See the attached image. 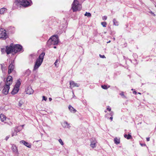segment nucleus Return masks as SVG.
<instances>
[{
  "mask_svg": "<svg viewBox=\"0 0 156 156\" xmlns=\"http://www.w3.org/2000/svg\"><path fill=\"white\" fill-rule=\"evenodd\" d=\"M59 42L58 36L57 35H53L51 37L47 42L46 47L49 48L53 45L57 44Z\"/></svg>",
  "mask_w": 156,
  "mask_h": 156,
  "instance_id": "nucleus-1",
  "label": "nucleus"
},
{
  "mask_svg": "<svg viewBox=\"0 0 156 156\" xmlns=\"http://www.w3.org/2000/svg\"><path fill=\"white\" fill-rule=\"evenodd\" d=\"M15 3L17 6L26 7L30 6L32 2L31 0H16Z\"/></svg>",
  "mask_w": 156,
  "mask_h": 156,
  "instance_id": "nucleus-2",
  "label": "nucleus"
},
{
  "mask_svg": "<svg viewBox=\"0 0 156 156\" xmlns=\"http://www.w3.org/2000/svg\"><path fill=\"white\" fill-rule=\"evenodd\" d=\"M45 55L44 52H42L38 58L37 59L34 65V70H35L37 69L42 64L44 57Z\"/></svg>",
  "mask_w": 156,
  "mask_h": 156,
  "instance_id": "nucleus-3",
  "label": "nucleus"
},
{
  "mask_svg": "<svg viewBox=\"0 0 156 156\" xmlns=\"http://www.w3.org/2000/svg\"><path fill=\"white\" fill-rule=\"evenodd\" d=\"M14 52L15 53H16L18 52H23V47L19 44H16L13 45Z\"/></svg>",
  "mask_w": 156,
  "mask_h": 156,
  "instance_id": "nucleus-4",
  "label": "nucleus"
},
{
  "mask_svg": "<svg viewBox=\"0 0 156 156\" xmlns=\"http://www.w3.org/2000/svg\"><path fill=\"white\" fill-rule=\"evenodd\" d=\"M8 37V36L7 34L6 31L3 29H0V39L5 40Z\"/></svg>",
  "mask_w": 156,
  "mask_h": 156,
  "instance_id": "nucleus-5",
  "label": "nucleus"
},
{
  "mask_svg": "<svg viewBox=\"0 0 156 156\" xmlns=\"http://www.w3.org/2000/svg\"><path fill=\"white\" fill-rule=\"evenodd\" d=\"M10 64L9 66L8 73L10 74L14 71L15 68V61L14 60H11L9 62Z\"/></svg>",
  "mask_w": 156,
  "mask_h": 156,
  "instance_id": "nucleus-6",
  "label": "nucleus"
},
{
  "mask_svg": "<svg viewBox=\"0 0 156 156\" xmlns=\"http://www.w3.org/2000/svg\"><path fill=\"white\" fill-rule=\"evenodd\" d=\"M79 2L77 0H74L72 5V8L73 12H75L78 10V5Z\"/></svg>",
  "mask_w": 156,
  "mask_h": 156,
  "instance_id": "nucleus-7",
  "label": "nucleus"
},
{
  "mask_svg": "<svg viewBox=\"0 0 156 156\" xmlns=\"http://www.w3.org/2000/svg\"><path fill=\"white\" fill-rule=\"evenodd\" d=\"M6 53L9 55L12 52H14V48L13 44L11 43L9 46H6Z\"/></svg>",
  "mask_w": 156,
  "mask_h": 156,
  "instance_id": "nucleus-8",
  "label": "nucleus"
},
{
  "mask_svg": "<svg viewBox=\"0 0 156 156\" xmlns=\"http://www.w3.org/2000/svg\"><path fill=\"white\" fill-rule=\"evenodd\" d=\"M12 78L11 76H9L5 81V85L10 86V85L12 83Z\"/></svg>",
  "mask_w": 156,
  "mask_h": 156,
  "instance_id": "nucleus-9",
  "label": "nucleus"
},
{
  "mask_svg": "<svg viewBox=\"0 0 156 156\" xmlns=\"http://www.w3.org/2000/svg\"><path fill=\"white\" fill-rule=\"evenodd\" d=\"M10 87L9 86L5 85L2 90V93L5 95L8 94Z\"/></svg>",
  "mask_w": 156,
  "mask_h": 156,
  "instance_id": "nucleus-10",
  "label": "nucleus"
},
{
  "mask_svg": "<svg viewBox=\"0 0 156 156\" xmlns=\"http://www.w3.org/2000/svg\"><path fill=\"white\" fill-rule=\"evenodd\" d=\"M34 90L32 89L31 87H28L25 90L26 93L27 94H32L34 92Z\"/></svg>",
  "mask_w": 156,
  "mask_h": 156,
  "instance_id": "nucleus-11",
  "label": "nucleus"
},
{
  "mask_svg": "<svg viewBox=\"0 0 156 156\" xmlns=\"http://www.w3.org/2000/svg\"><path fill=\"white\" fill-rule=\"evenodd\" d=\"M20 142V144H23L28 148H31V144L30 143H29L24 140H21Z\"/></svg>",
  "mask_w": 156,
  "mask_h": 156,
  "instance_id": "nucleus-12",
  "label": "nucleus"
},
{
  "mask_svg": "<svg viewBox=\"0 0 156 156\" xmlns=\"http://www.w3.org/2000/svg\"><path fill=\"white\" fill-rule=\"evenodd\" d=\"M70 87L72 88V87H79L80 86V84L75 83L74 81H70Z\"/></svg>",
  "mask_w": 156,
  "mask_h": 156,
  "instance_id": "nucleus-13",
  "label": "nucleus"
},
{
  "mask_svg": "<svg viewBox=\"0 0 156 156\" xmlns=\"http://www.w3.org/2000/svg\"><path fill=\"white\" fill-rule=\"evenodd\" d=\"M11 149L12 150L13 152H14V153H18L17 147L14 144H12L11 147Z\"/></svg>",
  "mask_w": 156,
  "mask_h": 156,
  "instance_id": "nucleus-14",
  "label": "nucleus"
},
{
  "mask_svg": "<svg viewBox=\"0 0 156 156\" xmlns=\"http://www.w3.org/2000/svg\"><path fill=\"white\" fill-rule=\"evenodd\" d=\"M62 126L65 128H69L70 126H69V124L66 121H65L62 123Z\"/></svg>",
  "mask_w": 156,
  "mask_h": 156,
  "instance_id": "nucleus-15",
  "label": "nucleus"
},
{
  "mask_svg": "<svg viewBox=\"0 0 156 156\" xmlns=\"http://www.w3.org/2000/svg\"><path fill=\"white\" fill-rule=\"evenodd\" d=\"M19 90V88L15 87L14 88L13 90L11 92V94H12L14 95L17 93Z\"/></svg>",
  "mask_w": 156,
  "mask_h": 156,
  "instance_id": "nucleus-16",
  "label": "nucleus"
},
{
  "mask_svg": "<svg viewBox=\"0 0 156 156\" xmlns=\"http://www.w3.org/2000/svg\"><path fill=\"white\" fill-rule=\"evenodd\" d=\"M94 139V140H93V141H91V143L90 144V146L92 148H94L96 146V142Z\"/></svg>",
  "mask_w": 156,
  "mask_h": 156,
  "instance_id": "nucleus-17",
  "label": "nucleus"
},
{
  "mask_svg": "<svg viewBox=\"0 0 156 156\" xmlns=\"http://www.w3.org/2000/svg\"><path fill=\"white\" fill-rule=\"evenodd\" d=\"M31 72L29 69L27 70L24 72L23 73V75L24 76L26 75L27 76H29Z\"/></svg>",
  "mask_w": 156,
  "mask_h": 156,
  "instance_id": "nucleus-18",
  "label": "nucleus"
},
{
  "mask_svg": "<svg viewBox=\"0 0 156 156\" xmlns=\"http://www.w3.org/2000/svg\"><path fill=\"white\" fill-rule=\"evenodd\" d=\"M68 108L69 110L72 112L74 113L76 112V111L75 109L70 105H69Z\"/></svg>",
  "mask_w": 156,
  "mask_h": 156,
  "instance_id": "nucleus-19",
  "label": "nucleus"
},
{
  "mask_svg": "<svg viewBox=\"0 0 156 156\" xmlns=\"http://www.w3.org/2000/svg\"><path fill=\"white\" fill-rule=\"evenodd\" d=\"M21 85V82L20 80H18L17 81L15 85V87L19 88Z\"/></svg>",
  "mask_w": 156,
  "mask_h": 156,
  "instance_id": "nucleus-20",
  "label": "nucleus"
},
{
  "mask_svg": "<svg viewBox=\"0 0 156 156\" xmlns=\"http://www.w3.org/2000/svg\"><path fill=\"white\" fill-rule=\"evenodd\" d=\"M0 118L2 122L4 121L6 119V117L5 115L2 114L0 115Z\"/></svg>",
  "mask_w": 156,
  "mask_h": 156,
  "instance_id": "nucleus-21",
  "label": "nucleus"
},
{
  "mask_svg": "<svg viewBox=\"0 0 156 156\" xmlns=\"http://www.w3.org/2000/svg\"><path fill=\"white\" fill-rule=\"evenodd\" d=\"M114 142L115 144H118L120 143V140L117 137H115L114 139Z\"/></svg>",
  "mask_w": 156,
  "mask_h": 156,
  "instance_id": "nucleus-22",
  "label": "nucleus"
},
{
  "mask_svg": "<svg viewBox=\"0 0 156 156\" xmlns=\"http://www.w3.org/2000/svg\"><path fill=\"white\" fill-rule=\"evenodd\" d=\"M124 137L125 138L128 140L132 138V136L129 134L128 135L126 134H125L124 135Z\"/></svg>",
  "mask_w": 156,
  "mask_h": 156,
  "instance_id": "nucleus-23",
  "label": "nucleus"
},
{
  "mask_svg": "<svg viewBox=\"0 0 156 156\" xmlns=\"http://www.w3.org/2000/svg\"><path fill=\"white\" fill-rule=\"evenodd\" d=\"M7 9L5 8H2L0 9V13L1 14H3Z\"/></svg>",
  "mask_w": 156,
  "mask_h": 156,
  "instance_id": "nucleus-24",
  "label": "nucleus"
},
{
  "mask_svg": "<svg viewBox=\"0 0 156 156\" xmlns=\"http://www.w3.org/2000/svg\"><path fill=\"white\" fill-rule=\"evenodd\" d=\"M113 25L115 26H117L119 25V23L118 21H117L115 19H114L113 20Z\"/></svg>",
  "mask_w": 156,
  "mask_h": 156,
  "instance_id": "nucleus-25",
  "label": "nucleus"
},
{
  "mask_svg": "<svg viewBox=\"0 0 156 156\" xmlns=\"http://www.w3.org/2000/svg\"><path fill=\"white\" fill-rule=\"evenodd\" d=\"M1 69L2 71V73H4L6 70L5 66L4 67L2 64H1Z\"/></svg>",
  "mask_w": 156,
  "mask_h": 156,
  "instance_id": "nucleus-26",
  "label": "nucleus"
},
{
  "mask_svg": "<svg viewBox=\"0 0 156 156\" xmlns=\"http://www.w3.org/2000/svg\"><path fill=\"white\" fill-rule=\"evenodd\" d=\"M85 16H87L88 17H90L91 16V14L90 12H86L84 14Z\"/></svg>",
  "mask_w": 156,
  "mask_h": 156,
  "instance_id": "nucleus-27",
  "label": "nucleus"
},
{
  "mask_svg": "<svg viewBox=\"0 0 156 156\" xmlns=\"http://www.w3.org/2000/svg\"><path fill=\"white\" fill-rule=\"evenodd\" d=\"M1 51L2 53V54H4L5 52H6V48H1Z\"/></svg>",
  "mask_w": 156,
  "mask_h": 156,
  "instance_id": "nucleus-28",
  "label": "nucleus"
},
{
  "mask_svg": "<svg viewBox=\"0 0 156 156\" xmlns=\"http://www.w3.org/2000/svg\"><path fill=\"white\" fill-rule=\"evenodd\" d=\"M15 131H16V133H15V134H14V133H12V136H14V135H17V133L18 132H19V130H17V129H15Z\"/></svg>",
  "mask_w": 156,
  "mask_h": 156,
  "instance_id": "nucleus-29",
  "label": "nucleus"
},
{
  "mask_svg": "<svg viewBox=\"0 0 156 156\" xmlns=\"http://www.w3.org/2000/svg\"><path fill=\"white\" fill-rule=\"evenodd\" d=\"M120 95L123 98H126L125 96L124 95V93L123 92H122L120 94Z\"/></svg>",
  "mask_w": 156,
  "mask_h": 156,
  "instance_id": "nucleus-30",
  "label": "nucleus"
},
{
  "mask_svg": "<svg viewBox=\"0 0 156 156\" xmlns=\"http://www.w3.org/2000/svg\"><path fill=\"white\" fill-rule=\"evenodd\" d=\"M101 24L103 27H106L107 23L106 22H102L101 23Z\"/></svg>",
  "mask_w": 156,
  "mask_h": 156,
  "instance_id": "nucleus-31",
  "label": "nucleus"
},
{
  "mask_svg": "<svg viewBox=\"0 0 156 156\" xmlns=\"http://www.w3.org/2000/svg\"><path fill=\"white\" fill-rule=\"evenodd\" d=\"M101 87L104 89H107L108 88L107 86L105 85H102Z\"/></svg>",
  "mask_w": 156,
  "mask_h": 156,
  "instance_id": "nucleus-32",
  "label": "nucleus"
},
{
  "mask_svg": "<svg viewBox=\"0 0 156 156\" xmlns=\"http://www.w3.org/2000/svg\"><path fill=\"white\" fill-rule=\"evenodd\" d=\"M82 102L83 103V104L85 105H87V101H86V100H82Z\"/></svg>",
  "mask_w": 156,
  "mask_h": 156,
  "instance_id": "nucleus-33",
  "label": "nucleus"
},
{
  "mask_svg": "<svg viewBox=\"0 0 156 156\" xmlns=\"http://www.w3.org/2000/svg\"><path fill=\"white\" fill-rule=\"evenodd\" d=\"M58 141H59V143L62 145H63L64 144V143H63V142H62V140L61 139L58 140Z\"/></svg>",
  "mask_w": 156,
  "mask_h": 156,
  "instance_id": "nucleus-34",
  "label": "nucleus"
},
{
  "mask_svg": "<svg viewBox=\"0 0 156 156\" xmlns=\"http://www.w3.org/2000/svg\"><path fill=\"white\" fill-rule=\"evenodd\" d=\"M22 102L20 101H19V103H18V106L20 107H21V105H22Z\"/></svg>",
  "mask_w": 156,
  "mask_h": 156,
  "instance_id": "nucleus-35",
  "label": "nucleus"
},
{
  "mask_svg": "<svg viewBox=\"0 0 156 156\" xmlns=\"http://www.w3.org/2000/svg\"><path fill=\"white\" fill-rule=\"evenodd\" d=\"M99 56L100 58H105V56L104 55H101V54H100Z\"/></svg>",
  "mask_w": 156,
  "mask_h": 156,
  "instance_id": "nucleus-36",
  "label": "nucleus"
},
{
  "mask_svg": "<svg viewBox=\"0 0 156 156\" xmlns=\"http://www.w3.org/2000/svg\"><path fill=\"white\" fill-rule=\"evenodd\" d=\"M140 144L141 145V146L142 147H145L146 146V144L144 143H140Z\"/></svg>",
  "mask_w": 156,
  "mask_h": 156,
  "instance_id": "nucleus-37",
  "label": "nucleus"
},
{
  "mask_svg": "<svg viewBox=\"0 0 156 156\" xmlns=\"http://www.w3.org/2000/svg\"><path fill=\"white\" fill-rule=\"evenodd\" d=\"M47 99V98L46 97H45L44 96H43V100L46 101Z\"/></svg>",
  "mask_w": 156,
  "mask_h": 156,
  "instance_id": "nucleus-38",
  "label": "nucleus"
},
{
  "mask_svg": "<svg viewBox=\"0 0 156 156\" xmlns=\"http://www.w3.org/2000/svg\"><path fill=\"white\" fill-rule=\"evenodd\" d=\"M107 109L109 111H110L111 110V108L110 106H108V108H107Z\"/></svg>",
  "mask_w": 156,
  "mask_h": 156,
  "instance_id": "nucleus-39",
  "label": "nucleus"
},
{
  "mask_svg": "<svg viewBox=\"0 0 156 156\" xmlns=\"http://www.w3.org/2000/svg\"><path fill=\"white\" fill-rule=\"evenodd\" d=\"M107 16H104L103 17V19L106 20L107 19Z\"/></svg>",
  "mask_w": 156,
  "mask_h": 156,
  "instance_id": "nucleus-40",
  "label": "nucleus"
},
{
  "mask_svg": "<svg viewBox=\"0 0 156 156\" xmlns=\"http://www.w3.org/2000/svg\"><path fill=\"white\" fill-rule=\"evenodd\" d=\"M9 137H10V135L8 136H6L5 137V140H8V139L9 138Z\"/></svg>",
  "mask_w": 156,
  "mask_h": 156,
  "instance_id": "nucleus-41",
  "label": "nucleus"
},
{
  "mask_svg": "<svg viewBox=\"0 0 156 156\" xmlns=\"http://www.w3.org/2000/svg\"><path fill=\"white\" fill-rule=\"evenodd\" d=\"M113 112H111L110 114V115L111 116H112L113 115Z\"/></svg>",
  "mask_w": 156,
  "mask_h": 156,
  "instance_id": "nucleus-42",
  "label": "nucleus"
},
{
  "mask_svg": "<svg viewBox=\"0 0 156 156\" xmlns=\"http://www.w3.org/2000/svg\"><path fill=\"white\" fill-rule=\"evenodd\" d=\"M73 98H76V97L75 95L74 94V93L73 92Z\"/></svg>",
  "mask_w": 156,
  "mask_h": 156,
  "instance_id": "nucleus-43",
  "label": "nucleus"
},
{
  "mask_svg": "<svg viewBox=\"0 0 156 156\" xmlns=\"http://www.w3.org/2000/svg\"><path fill=\"white\" fill-rule=\"evenodd\" d=\"M146 140L147 141H148L150 140V137H147Z\"/></svg>",
  "mask_w": 156,
  "mask_h": 156,
  "instance_id": "nucleus-44",
  "label": "nucleus"
},
{
  "mask_svg": "<svg viewBox=\"0 0 156 156\" xmlns=\"http://www.w3.org/2000/svg\"><path fill=\"white\" fill-rule=\"evenodd\" d=\"M109 119L111 120V121H112V119H113V117L112 116H111L110 118Z\"/></svg>",
  "mask_w": 156,
  "mask_h": 156,
  "instance_id": "nucleus-45",
  "label": "nucleus"
},
{
  "mask_svg": "<svg viewBox=\"0 0 156 156\" xmlns=\"http://www.w3.org/2000/svg\"><path fill=\"white\" fill-rule=\"evenodd\" d=\"M133 94H136V91H134L133 92Z\"/></svg>",
  "mask_w": 156,
  "mask_h": 156,
  "instance_id": "nucleus-46",
  "label": "nucleus"
},
{
  "mask_svg": "<svg viewBox=\"0 0 156 156\" xmlns=\"http://www.w3.org/2000/svg\"><path fill=\"white\" fill-rule=\"evenodd\" d=\"M49 99L50 101H51L52 100V99L51 98H49Z\"/></svg>",
  "mask_w": 156,
  "mask_h": 156,
  "instance_id": "nucleus-47",
  "label": "nucleus"
},
{
  "mask_svg": "<svg viewBox=\"0 0 156 156\" xmlns=\"http://www.w3.org/2000/svg\"><path fill=\"white\" fill-rule=\"evenodd\" d=\"M58 60L57 59V60H56V61H55V63H54V64H55V63H57V62H58Z\"/></svg>",
  "mask_w": 156,
  "mask_h": 156,
  "instance_id": "nucleus-48",
  "label": "nucleus"
},
{
  "mask_svg": "<svg viewBox=\"0 0 156 156\" xmlns=\"http://www.w3.org/2000/svg\"><path fill=\"white\" fill-rule=\"evenodd\" d=\"M2 82H1V83H0V87L1 86V87H2V86L1 85V84H2Z\"/></svg>",
  "mask_w": 156,
  "mask_h": 156,
  "instance_id": "nucleus-49",
  "label": "nucleus"
},
{
  "mask_svg": "<svg viewBox=\"0 0 156 156\" xmlns=\"http://www.w3.org/2000/svg\"><path fill=\"white\" fill-rule=\"evenodd\" d=\"M53 47V48H56V46H54Z\"/></svg>",
  "mask_w": 156,
  "mask_h": 156,
  "instance_id": "nucleus-50",
  "label": "nucleus"
},
{
  "mask_svg": "<svg viewBox=\"0 0 156 156\" xmlns=\"http://www.w3.org/2000/svg\"><path fill=\"white\" fill-rule=\"evenodd\" d=\"M110 42H111V41H109L108 42H107V43H109Z\"/></svg>",
  "mask_w": 156,
  "mask_h": 156,
  "instance_id": "nucleus-51",
  "label": "nucleus"
},
{
  "mask_svg": "<svg viewBox=\"0 0 156 156\" xmlns=\"http://www.w3.org/2000/svg\"><path fill=\"white\" fill-rule=\"evenodd\" d=\"M153 14L154 16H155V15L153 12Z\"/></svg>",
  "mask_w": 156,
  "mask_h": 156,
  "instance_id": "nucleus-52",
  "label": "nucleus"
},
{
  "mask_svg": "<svg viewBox=\"0 0 156 156\" xmlns=\"http://www.w3.org/2000/svg\"><path fill=\"white\" fill-rule=\"evenodd\" d=\"M10 124H9V125H12V123H11V122L10 123Z\"/></svg>",
  "mask_w": 156,
  "mask_h": 156,
  "instance_id": "nucleus-53",
  "label": "nucleus"
},
{
  "mask_svg": "<svg viewBox=\"0 0 156 156\" xmlns=\"http://www.w3.org/2000/svg\"><path fill=\"white\" fill-rule=\"evenodd\" d=\"M138 94H141V93H139V92L138 93Z\"/></svg>",
  "mask_w": 156,
  "mask_h": 156,
  "instance_id": "nucleus-54",
  "label": "nucleus"
},
{
  "mask_svg": "<svg viewBox=\"0 0 156 156\" xmlns=\"http://www.w3.org/2000/svg\"><path fill=\"white\" fill-rule=\"evenodd\" d=\"M24 126V125H22V127H23Z\"/></svg>",
  "mask_w": 156,
  "mask_h": 156,
  "instance_id": "nucleus-55",
  "label": "nucleus"
},
{
  "mask_svg": "<svg viewBox=\"0 0 156 156\" xmlns=\"http://www.w3.org/2000/svg\"><path fill=\"white\" fill-rule=\"evenodd\" d=\"M113 39H114V40H115V38H113Z\"/></svg>",
  "mask_w": 156,
  "mask_h": 156,
  "instance_id": "nucleus-56",
  "label": "nucleus"
},
{
  "mask_svg": "<svg viewBox=\"0 0 156 156\" xmlns=\"http://www.w3.org/2000/svg\"><path fill=\"white\" fill-rule=\"evenodd\" d=\"M134 60H135V61H136V59H135Z\"/></svg>",
  "mask_w": 156,
  "mask_h": 156,
  "instance_id": "nucleus-57",
  "label": "nucleus"
},
{
  "mask_svg": "<svg viewBox=\"0 0 156 156\" xmlns=\"http://www.w3.org/2000/svg\"><path fill=\"white\" fill-rule=\"evenodd\" d=\"M130 61H131V62H132V61H131V60H130Z\"/></svg>",
  "mask_w": 156,
  "mask_h": 156,
  "instance_id": "nucleus-58",
  "label": "nucleus"
},
{
  "mask_svg": "<svg viewBox=\"0 0 156 156\" xmlns=\"http://www.w3.org/2000/svg\"><path fill=\"white\" fill-rule=\"evenodd\" d=\"M5 80V78H4V80Z\"/></svg>",
  "mask_w": 156,
  "mask_h": 156,
  "instance_id": "nucleus-59",
  "label": "nucleus"
},
{
  "mask_svg": "<svg viewBox=\"0 0 156 156\" xmlns=\"http://www.w3.org/2000/svg\"><path fill=\"white\" fill-rule=\"evenodd\" d=\"M55 64H56V63H55ZM55 65H56V64H55Z\"/></svg>",
  "mask_w": 156,
  "mask_h": 156,
  "instance_id": "nucleus-60",
  "label": "nucleus"
},
{
  "mask_svg": "<svg viewBox=\"0 0 156 156\" xmlns=\"http://www.w3.org/2000/svg\"><path fill=\"white\" fill-rule=\"evenodd\" d=\"M155 7H156V5H155Z\"/></svg>",
  "mask_w": 156,
  "mask_h": 156,
  "instance_id": "nucleus-61",
  "label": "nucleus"
}]
</instances>
